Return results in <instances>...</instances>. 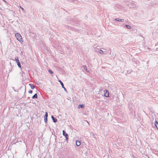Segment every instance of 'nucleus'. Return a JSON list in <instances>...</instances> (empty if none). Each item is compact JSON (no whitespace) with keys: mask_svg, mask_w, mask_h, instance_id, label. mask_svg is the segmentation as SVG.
I'll return each instance as SVG.
<instances>
[{"mask_svg":"<svg viewBox=\"0 0 158 158\" xmlns=\"http://www.w3.org/2000/svg\"><path fill=\"white\" fill-rule=\"evenodd\" d=\"M83 67H84V69L87 71V67L85 65L83 66Z\"/></svg>","mask_w":158,"mask_h":158,"instance_id":"19","label":"nucleus"},{"mask_svg":"<svg viewBox=\"0 0 158 158\" xmlns=\"http://www.w3.org/2000/svg\"><path fill=\"white\" fill-rule=\"evenodd\" d=\"M51 118H52V120L53 121V122L54 123H56L57 122V119L56 118L54 117L52 115L51 116Z\"/></svg>","mask_w":158,"mask_h":158,"instance_id":"7","label":"nucleus"},{"mask_svg":"<svg viewBox=\"0 0 158 158\" xmlns=\"http://www.w3.org/2000/svg\"><path fill=\"white\" fill-rule=\"evenodd\" d=\"M131 71H130V72H129L128 71H127V74H128V73H131Z\"/></svg>","mask_w":158,"mask_h":158,"instance_id":"25","label":"nucleus"},{"mask_svg":"<svg viewBox=\"0 0 158 158\" xmlns=\"http://www.w3.org/2000/svg\"><path fill=\"white\" fill-rule=\"evenodd\" d=\"M20 7L21 9L22 10V11H23L24 12L25 10H24V9H23V8L21 6H20Z\"/></svg>","mask_w":158,"mask_h":158,"instance_id":"22","label":"nucleus"},{"mask_svg":"<svg viewBox=\"0 0 158 158\" xmlns=\"http://www.w3.org/2000/svg\"><path fill=\"white\" fill-rule=\"evenodd\" d=\"M154 124H155V126L157 127V125H158V122L156 120L155 121V122L154 123Z\"/></svg>","mask_w":158,"mask_h":158,"instance_id":"13","label":"nucleus"},{"mask_svg":"<svg viewBox=\"0 0 158 158\" xmlns=\"http://www.w3.org/2000/svg\"><path fill=\"white\" fill-rule=\"evenodd\" d=\"M44 121L45 123H47V118H44Z\"/></svg>","mask_w":158,"mask_h":158,"instance_id":"18","label":"nucleus"},{"mask_svg":"<svg viewBox=\"0 0 158 158\" xmlns=\"http://www.w3.org/2000/svg\"><path fill=\"white\" fill-rule=\"evenodd\" d=\"M94 51L98 53L101 55H102L103 53V51L102 50H100L98 48H95Z\"/></svg>","mask_w":158,"mask_h":158,"instance_id":"3","label":"nucleus"},{"mask_svg":"<svg viewBox=\"0 0 158 158\" xmlns=\"http://www.w3.org/2000/svg\"><path fill=\"white\" fill-rule=\"evenodd\" d=\"M58 81L60 82L62 88L64 89V91L66 92H67V90L66 89V88L64 87L63 83L61 81V80H58Z\"/></svg>","mask_w":158,"mask_h":158,"instance_id":"5","label":"nucleus"},{"mask_svg":"<svg viewBox=\"0 0 158 158\" xmlns=\"http://www.w3.org/2000/svg\"><path fill=\"white\" fill-rule=\"evenodd\" d=\"M85 106L83 104H80L78 106V108H84Z\"/></svg>","mask_w":158,"mask_h":158,"instance_id":"8","label":"nucleus"},{"mask_svg":"<svg viewBox=\"0 0 158 158\" xmlns=\"http://www.w3.org/2000/svg\"><path fill=\"white\" fill-rule=\"evenodd\" d=\"M48 116V114L47 112H46L44 118H47Z\"/></svg>","mask_w":158,"mask_h":158,"instance_id":"15","label":"nucleus"},{"mask_svg":"<svg viewBox=\"0 0 158 158\" xmlns=\"http://www.w3.org/2000/svg\"><path fill=\"white\" fill-rule=\"evenodd\" d=\"M71 1L75 4H77L78 2L77 0H71Z\"/></svg>","mask_w":158,"mask_h":158,"instance_id":"12","label":"nucleus"},{"mask_svg":"<svg viewBox=\"0 0 158 158\" xmlns=\"http://www.w3.org/2000/svg\"><path fill=\"white\" fill-rule=\"evenodd\" d=\"M14 87H13V90H14V91L15 92H16V91L15 89H14Z\"/></svg>","mask_w":158,"mask_h":158,"instance_id":"26","label":"nucleus"},{"mask_svg":"<svg viewBox=\"0 0 158 158\" xmlns=\"http://www.w3.org/2000/svg\"><path fill=\"white\" fill-rule=\"evenodd\" d=\"M81 144V142L80 141L77 140L76 141V145L77 146H79Z\"/></svg>","mask_w":158,"mask_h":158,"instance_id":"9","label":"nucleus"},{"mask_svg":"<svg viewBox=\"0 0 158 158\" xmlns=\"http://www.w3.org/2000/svg\"><path fill=\"white\" fill-rule=\"evenodd\" d=\"M33 91L32 90H30L28 91V93L30 94H32Z\"/></svg>","mask_w":158,"mask_h":158,"instance_id":"21","label":"nucleus"},{"mask_svg":"<svg viewBox=\"0 0 158 158\" xmlns=\"http://www.w3.org/2000/svg\"><path fill=\"white\" fill-rule=\"evenodd\" d=\"M15 60L16 61V62L17 63V64L18 66V67L19 68H21V65L20 64V63L19 62V61L18 59V57L16 56L15 57Z\"/></svg>","mask_w":158,"mask_h":158,"instance_id":"2","label":"nucleus"},{"mask_svg":"<svg viewBox=\"0 0 158 158\" xmlns=\"http://www.w3.org/2000/svg\"><path fill=\"white\" fill-rule=\"evenodd\" d=\"M63 135H64L65 136V138H66V141H67V140H68L69 139L68 135L67 133H66V132L64 130L63 131Z\"/></svg>","mask_w":158,"mask_h":158,"instance_id":"4","label":"nucleus"},{"mask_svg":"<svg viewBox=\"0 0 158 158\" xmlns=\"http://www.w3.org/2000/svg\"><path fill=\"white\" fill-rule=\"evenodd\" d=\"M129 6L130 7H134V4H133L131 5V6H130V5H129Z\"/></svg>","mask_w":158,"mask_h":158,"instance_id":"23","label":"nucleus"},{"mask_svg":"<svg viewBox=\"0 0 158 158\" xmlns=\"http://www.w3.org/2000/svg\"><path fill=\"white\" fill-rule=\"evenodd\" d=\"M124 19H121V20H120V21L121 22H124Z\"/></svg>","mask_w":158,"mask_h":158,"instance_id":"24","label":"nucleus"},{"mask_svg":"<svg viewBox=\"0 0 158 158\" xmlns=\"http://www.w3.org/2000/svg\"><path fill=\"white\" fill-rule=\"evenodd\" d=\"M120 20H121V19H120V18H116L114 20L119 22V21H120Z\"/></svg>","mask_w":158,"mask_h":158,"instance_id":"16","label":"nucleus"},{"mask_svg":"<svg viewBox=\"0 0 158 158\" xmlns=\"http://www.w3.org/2000/svg\"><path fill=\"white\" fill-rule=\"evenodd\" d=\"M104 96L106 97H109V92L108 90H107L106 89H105L104 90Z\"/></svg>","mask_w":158,"mask_h":158,"instance_id":"6","label":"nucleus"},{"mask_svg":"<svg viewBox=\"0 0 158 158\" xmlns=\"http://www.w3.org/2000/svg\"><path fill=\"white\" fill-rule=\"evenodd\" d=\"M29 85L30 86L31 88L32 89H34L35 88V86L34 85L29 84Z\"/></svg>","mask_w":158,"mask_h":158,"instance_id":"10","label":"nucleus"},{"mask_svg":"<svg viewBox=\"0 0 158 158\" xmlns=\"http://www.w3.org/2000/svg\"><path fill=\"white\" fill-rule=\"evenodd\" d=\"M38 98L37 95V94H35L32 97V98L34 99L35 98Z\"/></svg>","mask_w":158,"mask_h":158,"instance_id":"11","label":"nucleus"},{"mask_svg":"<svg viewBox=\"0 0 158 158\" xmlns=\"http://www.w3.org/2000/svg\"><path fill=\"white\" fill-rule=\"evenodd\" d=\"M125 26L128 29H130L131 28V27L129 25H125Z\"/></svg>","mask_w":158,"mask_h":158,"instance_id":"17","label":"nucleus"},{"mask_svg":"<svg viewBox=\"0 0 158 158\" xmlns=\"http://www.w3.org/2000/svg\"><path fill=\"white\" fill-rule=\"evenodd\" d=\"M48 72L50 73V74H53V72L50 69H49L48 71Z\"/></svg>","mask_w":158,"mask_h":158,"instance_id":"14","label":"nucleus"},{"mask_svg":"<svg viewBox=\"0 0 158 158\" xmlns=\"http://www.w3.org/2000/svg\"><path fill=\"white\" fill-rule=\"evenodd\" d=\"M93 134V135L94 136V138L95 139H97V138L96 137L94 136L95 135L92 133Z\"/></svg>","mask_w":158,"mask_h":158,"instance_id":"20","label":"nucleus"},{"mask_svg":"<svg viewBox=\"0 0 158 158\" xmlns=\"http://www.w3.org/2000/svg\"><path fill=\"white\" fill-rule=\"evenodd\" d=\"M15 37L19 41H21L22 40V38L20 35L19 33H17L15 34Z\"/></svg>","mask_w":158,"mask_h":158,"instance_id":"1","label":"nucleus"}]
</instances>
